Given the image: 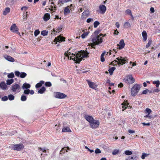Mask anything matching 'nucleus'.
<instances>
[{
	"mask_svg": "<svg viewBox=\"0 0 160 160\" xmlns=\"http://www.w3.org/2000/svg\"><path fill=\"white\" fill-rule=\"evenodd\" d=\"M88 54L89 53L87 51H81L76 54L67 52L65 53V55L68 59L70 58V59L73 60L75 62L78 63L82 60L83 58L88 57Z\"/></svg>",
	"mask_w": 160,
	"mask_h": 160,
	"instance_id": "f257e3e1",
	"label": "nucleus"
},
{
	"mask_svg": "<svg viewBox=\"0 0 160 160\" xmlns=\"http://www.w3.org/2000/svg\"><path fill=\"white\" fill-rule=\"evenodd\" d=\"M105 36V35H103L102 34H100L99 35L95 36L92 39V43L91 44V46L92 48H94L95 45L101 43L102 42V39Z\"/></svg>",
	"mask_w": 160,
	"mask_h": 160,
	"instance_id": "f03ea898",
	"label": "nucleus"
},
{
	"mask_svg": "<svg viewBox=\"0 0 160 160\" xmlns=\"http://www.w3.org/2000/svg\"><path fill=\"white\" fill-rule=\"evenodd\" d=\"M116 60H114L112 62V64L114 63H116L118 65H122L125 63L126 62H127L128 59L127 58H123L122 57H119L116 58Z\"/></svg>",
	"mask_w": 160,
	"mask_h": 160,
	"instance_id": "7ed1b4c3",
	"label": "nucleus"
},
{
	"mask_svg": "<svg viewBox=\"0 0 160 160\" xmlns=\"http://www.w3.org/2000/svg\"><path fill=\"white\" fill-rule=\"evenodd\" d=\"M141 86L140 85L135 84L132 88L131 91V95L133 96H136L139 92Z\"/></svg>",
	"mask_w": 160,
	"mask_h": 160,
	"instance_id": "20e7f679",
	"label": "nucleus"
},
{
	"mask_svg": "<svg viewBox=\"0 0 160 160\" xmlns=\"http://www.w3.org/2000/svg\"><path fill=\"white\" fill-rule=\"evenodd\" d=\"M123 80L125 82L128 84H132L135 81L134 79L131 75L126 76L123 79Z\"/></svg>",
	"mask_w": 160,
	"mask_h": 160,
	"instance_id": "39448f33",
	"label": "nucleus"
},
{
	"mask_svg": "<svg viewBox=\"0 0 160 160\" xmlns=\"http://www.w3.org/2000/svg\"><path fill=\"white\" fill-rule=\"evenodd\" d=\"M11 90L13 92H19L21 90V88L19 84H13L11 86Z\"/></svg>",
	"mask_w": 160,
	"mask_h": 160,
	"instance_id": "423d86ee",
	"label": "nucleus"
},
{
	"mask_svg": "<svg viewBox=\"0 0 160 160\" xmlns=\"http://www.w3.org/2000/svg\"><path fill=\"white\" fill-rule=\"evenodd\" d=\"M91 127L92 128H98L99 125V122L98 120L93 119L90 123Z\"/></svg>",
	"mask_w": 160,
	"mask_h": 160,
	"instance_id": "0eeeda50",
	"label": "nucleus"
},
{
	"mask_svg": "<svg viewBox=\"0 0 160 160\" xmlns=\"http://www.w3.org/2000/svg\"><path fill=\"white\" fill-rule=\"evenodd\" d=\"M24 146L22 144H15L12 147V148L15 150L18 151H20L22 149Z\"/></svg>",
	"mask_w": 160,
	"mask_h": 160,
	"instance_id": "6e6552de",
	"label": "nucleus"
},
{
	"mask_svg": "<svg viewBox=\"0 0 160 160\" xmlns=\"http://www.w3.org/2000/svg\"><path fill=\"white\" fill-rule=\"evenodd\" d=\"M54 97L58 98H66L67 95L63 93L56 92L54 93Z\"/></svg>",
	"mask_w": 160,
	"mask_h": 160,
	"instance_id": "1a4fd4ad",
	"label": "nucleus"
},
{
	"mask_svg": "<svg viewBox=\"0 0 160 160\" xmlns=\"http://www.w3.org/2000/svg\"><path fill=\"white\" fill-rule=\"evenodd\" d=\"M11 31L13 32L17 33L18 34L20 35V32H18V29L16 26V24L13 23L11 26L10 28Z\"/></svg>",
	"mask_w": 160,
	"mask_h": 160,
	"instance_id": "9d476101",
	"label": "nucleus"
},
{
	"mask_svg": "<svg viewBox=\"0 0 160 160\" xmlns=\"http://www.w3.org/2000/svg\"><path fill=\"white\" fill-rule=\"evenodd\" d=\"M15 74L17 77H19L20 76L21 78H24L27 75V73L25 72H22L20 73L18 71H15Z\"/></svg>",
	"mask_w": 160,
	"mask_h": 160,
	"instance_id": "9b49d317",
	"label": "nucleus"
},
{
	"mask_svg": "<svg viewBox=\"0 0 160 160\" xmlns=\"http://www.w3.org/2000/svg\"><path fill=\"white\" fill-rule=\"evenodd\" d=\"M99 9L98 11L101 14L104 13L106 10V7L103 5H100L99 6Z\"/></svg>",
	"mask_w": 160,
	"mask_h": 160,
	"instance_id": "f8f14e48",
	"label": "nucleus"
},
{
	"mask_svg": "<svg viewBox=\"0 0 160 160\" xmlns=\"http://www.w3.org/2000/svg\"><path fill=\"white\" fill-rule=\"evenodd\" d=\"M3 57L6 60L9 62H13L15 61V59L7 55H4Z\"/></svg>",
	"mask_w": 160,
	"mask_h": 160,
	"instance_id": "ddd939ff",
	"label": "nucleus"
},
{
	"mask_svg": "<svg viewBox=\"0 0 160 160\" xmlns=\"http://www.w3.org/2000/svg\"><path fill=\"white\" fill-rule=\"evenodd\" d=\"M65 38L63 37L60 36H58L57 38H56L54 40V41L56 42H60L62 41H64Z\"/></svg>",
	"mask_w": 160,
	"mask_h": 160,
	"instance_id": "4468645a",
	"label": "nucleus"
},
{
	"mask_svg": "<svg viewBox=\"0 0 160 160\" xmlns=\"http://www.w3.org/2000/svg\"><path fill=\"white\" fill-rule=\"evenodd\" d=\"M118 48L121 49L123 48L125 46V43L123 40H121L119 43V44L117 45Z\"/></svg>",
	"mask_w": 160,
	"mask_h": 160,
	"instance_id": "2eb2a0df",
	"label": "nucleus"
},
{
	"mask_svg": "<svg viewBox=\"0 0 160 160\" xmlns=\"http://www.w3.org/2000/svg\"><path fill=\"white\" fill-rule=\"evenodd\" d=\"M89 14V10H85L82 13V18H85L87 17Z\"/></svg>",
	"mask_w": 160,
	"mask_h": 160,
	"instance_id": "dca6fc26",
	"label": "nucleus"
},
{
	"mask_svg": "<svg viewBox=\"0 0 160 160\" xmlns=\"http://www.w3.org/2000/svg\"><path fill=\"white\" fill-rule=\"evenodd\" d=\"M7 87L5 82H2L0 83V88L3 90H5L7 89Z\"/></svg>",
	"mask_w": 160,
	"mask_h": 160,
	"instance_id": "f3484780",
	"label": "nucleus"
},
{
	"mask_svg": "<svg viewBox=\"0 0 160 160\" xmlns=\"http://www.w3.org/2000/svg\"><path fill=\"white\" fill-rule=\"evenodd\" d=\"M88 82L89 87L91 88L95 89L97 87V85L93 82L88 81Z\"/></svg>",
	"mask_w": 160,
	"mask_h": 160,
	"instance_id": "a211bd4d",
	"label": "nucleus"
},
{
	"mask_svg": "<svg viewBox=\"0 0 160 160\" xmlns=\"http://www.w3.org/2000/svg\"><path fill=\"white\" fill-rule=\"evenodd\" d=\"M31 85L30 84L26 82L24 83L22 87L23 89H28L30 88Z\"/></svg>",
	"mask_w": 160,
	"mask_h": 160,
	"instance_id": "6ab92c4d",
	"label": "nucleus"
},
{
	"mask_svg": "<svg viewBox=\"0 0 160 160\" xmlns=\"http://www.w3.org/2000/svg\"><path fill=\"white\" fill-rule=\"evenodd\" d=\"M85 118L90 123L94 119L92 116L88 115H85Z\"/></svg>",
	"mask_w": 160,
	"mask_h": 160,
	"instance_id": "aec40b11",
	"label": "nucleus"
},
{
	"mask_svg": "<svg viewBox=\"0 0 160 160\" xmlns=\"http://www.w3.org/2000/svg\"><path fill=\"white\" fill-rule=\"evenodd\" d=\"M128 104H129L125 101L122 104V108H123L122 111H123L127 108Z\"/></svg>",
	"mask_w": 160,
	"mask_h": 160,
	"instance_id": "412c9836",
	"label": "nucleus"
},
{
	"mask_svg": "<svg viewBox=\"0 0 160 160\" xmlns=\"http://www.w3.org/2000/svg\"><path fill=\"white\" fill-rule=\"evenodd\" d=\"M50 14L49 13H47L44 15L43 18L45 21H46L50 19Z\"/></svg>",
	"mask_w": 160,
	"mask_h": 160,
	"instance_id": "4be33fe9",
	"label": "nucleus"
},
{
	"mask_svg": "<svg viewBox=\"0 0 160 160\" xmlns=\"http://www.w3.org/2000/svg\"><path fill=\"white\" fill-rule=\"evenodd\" d=\"M142 35L143 40L144 41H146L147 39V32L145 31H143L142 32Z\"/></svg>",
	"mask_w": 160,
	"mask_h": 160,
	"instance_id": "5701e85b",
	"label": "nucleus"
},
{
	"mask_svg": "<svg viewBox=\"0 0 160 160\" xmlns=\"http://www.w3.org/2000/svg\"><path fill=\"white\" fill-rule=\"evenodd\" d=\"M68 7L69 6H68L64 8V12L65 15H67L70 13V11Z\"/></svg>",
	"mask_w": 160,
	"mask_h": 160,
	"instance_id": "b1692460",
	"label": "nucleus"
},
{
	"mask_svg": "<svg viewBox=\"0 0 160 160\" xmlns=\"http://www.w3.org/2000/svg\"><path fill=\"white\" fill-rule=\"evenodd\" d=\"M44 82L43 81H41L37 83L35 87L36 88H38L41 87L42 84H44Z\"/></svg>",
	"mask_w": 160,
	"mask_h": 160,
	"instance_id": "393cba45",
	"label": "nucleus"
},
{
	"mask_svg": "<svg viewBox=\"0 0 160 160\" xmlns=\"http://www.w3.org/2000/svg\"><path fill=\"white\" fill-rule=\"evenodd\" d=\"M138 157L136 156L131 157L129 156L126 158V160H137Z\"/></svg>",
	"mask_w": 160,
	"mask_h": 160,
	"instance_id": "a878e982",
	"label": "nucleus"
},
{
	"mask_svg": "<svg viewBox=\"0 0 160 160\" xmlns=\"http://www.w3.org/2000/svg\"><path fill=\"white\" fill-rule=\"evenodd\" d=\"M62 132H71V130L70 129V128L68 127H64L63 128L62 130Z\"/></svg>",
	"mask_w": 160,
	"mask_h": 160,
	"instance_id": "bb28decb",
	"label": "nucleus"
},
{
	"mask_svg": "<svg viewBox=\"0 0 160 160\" xmlns=\"http://www.w3.org/2000/svg\"><path fill=\"white\" fill-rule=\"evenodd\" d=\"M45 90L46 89L44 87H42L38 91V93L42 94L44 92Z\"/></svg>",
	"mask_w": 160,
	"mask_h": 160,
	"instance_id": "cd10ccee",
	"label": "nucleus"
},
{
	"mask_svg": "<svg viewBox=\"0 0 160 160\" xmlns=\"http://www.w3.org/2000/svg\"><path fill=\"white\" fill-rule=\"evenodd\" d=\"M10 11V9L9 8H7L5 9L4 11L3 12V14L6 15Z\"/></svg>",
	"mask_w": 160,
	"mask_h": 160,
	"instance_id": "c85d7f7f",
	"label": "nucleus"
},
{
	"mask_svg": "<svg viewBox=\"0 0 160 160\" xmlns=\"http://www.w3.org/2000/svg\"><path fill=\"white\" fill-rule=\"evenodd\" d=\"M14 82V80L13 79H8L6 81V83L7 85H10Z\"/></svg>",
	"mask_w": 160,
	"mask_h": 160,
	"instance_id": "c756f323",
	"label": "nucleus"
},
{
	"mask_svg": "<svg viewBox=\"0 0 160 160\" xmlns=\"http://www.w3.org/2000/svg\"><path fill=\"white\" fill-rule=\"evenodd\" d=\"M66 2L65 0H59L58 5L59 7L63 5L64 3Z\"/></svg>",
	"mask_w": 160,
	"mask_h": 160,
	"instance_id": "7c9ffc66",
	"label": "nucleus"
},
{
	"mask_svg": "<svg viewBox=\"0 0 160 160\" xmlns=\"http://www.w3.org/2000/svg\"><path fill=\"white\" fill-rule=\"evenodd\" d=\"M116 69V68L115 67H112L109 68L108 70L109 72L110 73V75H111L112 74L114 70Z\"/></svg>",
	"mask_w": 160,
	"mask_h": 160,
	"instance_id": "2f4dec72",
	"label": "nucleus"
},
{
	"mask_svg": "<svg viewBox=\"0 0 160 160\" xmlns=\"http://www.w3.org/2000/svg\"><path fill=\"white\" fill-rule=\"evenodd\" d=\"M153 84L156 85L157 88H158L160 84V82L159 80L154 81L153 82Z\"/></svg>",
	"mask_w": 160,
	"mask_h": 160,
	"instance_id": "473e14b6",
	"label": "nucleus"
},
{
	"mask_svg": "<svg viewBox=\"0 0 160 160\" xmlns=\"http://www.w3.org/2000/svg\"><path fill=\"white\" fill-rule=\"evenodd\" d=\"M131 25L128 22H126L124 23V27L125 28H128L131 27Z\"/></svg>",
	"mask_w": 160,
	"mask_h": 160,
	"instance_id": "72a5a7b5",
	"label": "nucleus"
},
{
	"mask_svg": "<svg viewBox=\"0 0 160 160\" xmlns=\"http://www.w3.org/2000/svg\"><path fill=\"white\" fill-rule=\"evenodd\" d=\"M8 97V99L10 101L13 100L15 98L14 96L11 94L9 95Z\"/></svg>",
	"mask_w": 160,
	"mask_h": 160,
	"instance_id": "f704fd0d",
	"label": "nucleus"
},
{
	"mask_svg": "<svg viewBox=\"0 0 160 160\" xmlns=\"http://www.w3.org/2000/svg\"><path fill=\"white\" fill-rule=\"evenodd\" d=\"M89 33V32H84L82 35L81 37L82 38H85L88 34Z\"/></svg>",
	"mask_w": 160,
	"mask_h": 160,
	"instance_id": "c9c22d12",
	"label": "nucleus"
},
{
	"mask_svg": "<svg viewBox=\"0 0 160 160\" xmlns=\"http://www.w3.org/2000/svg\"><path fill=\"white\" fill-rule=\"evenodd\" d=\"M62 26H60L57 27L56 29V31L54 29L53 30L54 32H61L62 31Z\"/></svg>",
	"mask_w": 160,
	"mask_h": 160,
	"instance_id": "e433bc0d",
	"label": "nucleus"
},
{
	"mask_svg": "<svg viewBox=\"0 0 160 160\" xmlns=\"http://www.w3.org/2000/svg\"><path fill=\"white\" fill-rule=\"evenodd\" d=\"M27 100V97L24 95H22L21 97V100L22 101H25Z\"/></svg>",
	"mask_w": 160,
	"mask_h": 160,
	"instance_id": "4c0bfd02",
	"label": "nucleus"
},
{
	"mask_svg": "<svg viewBox=\"0 0 160 160\" xmlns=\"http://www.w3.org/2000/svg\"><path fill=\"white\" fill-rule=\"evenodd\" d=\"M14 77V75L13 72H11L8 74V77L9 78H12Z\"/></svg>",
	"mask_w": 160,
	"mask_h": 160,
	"instance_id": "58836bf2",
	"label": "nucleus"
},
{
	"mask_svg": "<svg viewBox=\"0 0 160 160\" xmlns=\"http://www.w3.org/2000/svg\"><path fill=\"white\" fill-rule=\"evenodd\" d=\"M152 112V110L148 108H147L145 110V113L147 114H150Z\"/></svg>",
	"mask_w": 160,
	"mask_h": 160,
	"instance_id": "ea45409f",
	"label": "nucleus"
},
{
	"mask_svg": "<svg viewBox=\"0 0 160 160\" xmlns=\"http://www.w3.org/2000/svg\"><path fill=\"white\" fill-rule=\"evenodd\" d=\"M105 53V52H103L101 55V61L102 62H103L105 61V59L104 58V56Z\"/></svg>",
	"mask_w": 160,
	"mask_h": 160,
	"instance_id": "a19ab883",
	"label": "nucleus"
},
{
	"mask_svg": "<svg viewBox=\"0 0 160 160\" xmlns=\"http://www.w3.org/2000/svg\"><path fill=\"white\" fill-rule=\"evenodd\" d=\"M48 32L46 30H43L41 32V34L43 36H45L47 35Z\"/></svg>",
	"mask_w": 160,
	"mask_h": 160,
	"instance_id": "79ce46f5",
	"label": "nucleus"
},
{
	"mask_svg": "<svg viewBox=\"0 0 160 160\" xmlns=\"http://www.w3.org/2000/svg\"><path fill=\"white\" fill-rule=\"evenodd\" d=\"M125 154L127 155H130L132 154V151L128 150H126L124 152Z\"/></svg>",
	"mask_w": 160,
	"mask_h": 160,
	"instance_id": "37998d69",
	"label": "nucleus"
},
{
	"mask_svg": "<svg viewBox=\"0 0 160 160\" xmlns=\"http://www.w3.org/2000/svg\"><path fill=\"white\" fill-rule=\"evenodd\" d=\"M99 24H100V23L99 22H98V21H95L93 23V25H94V28H97Z\"/></svg>",
	"mask_w": 160,
	"mask_h": 160,
	"instance_id": "c03bdc74",
	"label": "nucleus"
},
{
	"mask_svg": "<svg viewBox=\"0 0 160 160\" xmlns=\"http://www.w3.org/2000/svg\"><path fill=\"white\" fill-rule=\"evenodd\" d=\"M30 92V90L28 89L24 90L23 93L26 95H28Z\"/></svg>",
	"mask_w": 160,
	"mask_h": 160,
	"instance_id": "a18cd8bd",
	"label": "nucleus"
},
{
	"mask_svg": "<svg viewBox=\"0 0 160 160\" xmlns=\"http://www.w3.org/2000/svg\"><path fill=\"white\" fill-rule=\"evenodd\" d=\"M67 148H62V150L60 151V153L62 154V153H63L65 152H67Z\"/></svg>",
	"mask_w": 160,
	"mask_h": 160,
	"instance_id": "49530a36",
	"label": "nucleus"
},
{
	"mask_svg": "<svg viewBox=\"0 0 160 160\" xmlns=\"http://www.w3.org/2000/svg\"><path fill=\"white\" fill-rule=\"evenodd\" d=\"M39 150H40V151H42L43 152H48V149H45L44 148H39Z\"/></svg>",
	"mask_w": 160,
	"mask_h": 160,
	"instance_id": "de8ad7c7",
	"label": "nucleus"
},
{
	"mask_svg": "<svg viewBox=\"0 0 160 160\" xmlns=\"http://www.w3.org/2000/svg\"><path fill=\"white\" fill-rule=\"evenodd\" d=\"M40 33V31L38 29L36 30L34 32V35L36 37Z\"/></svg>",
	"mask_w": 160,
	"mask_h": 160,
	"instance_id": "09e8293b",
	"label": "nucleus"
},
{
	"mask_svg": "<svg viewBox=\"0 0 160 160\" xmlns=\"http://www.w3.org/2000/svg\"><path fill=\"white\" fill-rule=\"evenodd\" d=\"M119 152V150L118 149H115L113 150L112 152V154L113 155H116Z\"/></svg>",
	"mask_w": 160,
	"mask_h": 160,
	"instance_id": "8fccbe9b",
	"label": "nucleus"
},
{
	"mask_svg": "<svg viewBox=\"0 0 160 160\" xmlns=\"http://www.w3.org/2000/svg\"><path fill=\"white\" fill-rule=\"evenodd\" d=\"M2 101H6L8 100V97L7 96H5L1 98Z\"/></svg>",
	"mask_w": 160,
	"mask_h": 160,
	"instance_id": "3c124183",
	"label": "nucleus"
},
{
	"mask_svg": "<svg viewBox=\"0 0 160 160\" xmlns=\"http://www.w3.org/2000/svg\"><path fill=\"white\" fill-rule=\"evenodd\" d=\"M126 12L128 14H129L131 15V16L132 17V15L131 13V10L129 9H128L126 11Z\"/></svg>",
	"mask_w": 160,
	"mask_h": 160,
	"instance_id": "603ef678",
	"label": "nucleus"
},
{
	"mask_svg": "<svg viewBox=\"0 0 160 160\" xmlns=\"http://www.w3.org/2000/svg\"><path fill=\"white\" fill-rule=\"evenodd\" d=\"M101 152V151L99 148H96L95 151V153L96 154L100 153Z\"/></svg>",
	"mask_w": 160,
	"mask_h": 160,
	"instance_id": "864d4df0",
	"label": "nucleus"
},
{
	"mask_svg": "<svg viewBox=\"0 0 160 160\" xmlns=\"http://www.w3.org/2000/svg\"><path fill=\"white\" fill-rule=\"evenodd\" d=\"M45 85L46 86L50 87L52 86V83L49 82H46Z\"/></svg>",
	"mask_w": 160,
	"mask_h": 160,
	"instance_id": "5fc2aeb1",
	"label": "nucleus"
},
{
	"mask_svg": "<svg viewBox=\"0 0 160 160\" xmlns=\"http://www.w3.org/2000/svg\"><path fill=\"white\" fill-rule=\"evenodd\" d=\"M27 12H26L23 14V18L24 19H27Z\"/></svg>",
	"mask_w": 160,
	"mask_h": 160,
	"instance_id": "6e6d98bb",
	"label": "nucleus"
},
{
	"mask_svg": "<svg viewBox=\"0 0 160 160\" xmlns=\"http://www.w3.org/2000/svg\"><path fill=\"white\" fill-rule=\"evenodd\" d=\"M147 156V154L145 153H143L142 154V155L141 156V158L142 159H144Z\"/></svg>",
	"mask_w": 160,
	"mask_h": 160,
	"instance_id": "4d7b16f0",
	"label": "nucleus"
},
{
	"mask_svg": "<svg viewBox=\"0 0 160 160\" xmlns=\"http://www.w3.org/2000/svg\"><path fill=\"white\" fill-rule=\"evenodd\" d=\"M85 148L87 149L91 153H92L94 152V151L93 150L90 149L89 148H88L87 146H85Z\"/></svg>",
	"mask_w": 160,
	"mask_h": 160,
	"instance_id": "13d9d810",
	"label": "nucleus"
},
{
	"mask_svg": "<svg viewBox=\"0 0 160 160\" xmlns=\"http://www.w3.org/2000/svg\"><path fill=\"white\" fill-rule=\"evenodd\" d=\"M145 118H148L149 119H151L152 118V117L151 115H149V114H148V115H146L144 116Z\"/></svg>",
	"mask_w": 160,
	"mask_h": 160,
	"instance_id": "bf43d9fd",
	"label": "nucleus"
},
{
	"mask_svg": "<svg viewBox=\"0 0 160 160\" xmlns=\"http://www.w3.org/2000/svg\"><path fill=\"white\" fill-rule=\"evenodd\" d=\"M149 90L148 89L145 90L143 91L142 92V94H146L149 92Z\"/></svg>",
	"mask_w": 160,
	"mask_h": 160,
	"instance_id": "052dcab7",
	"label": "nucleus"
},
{
	"mask_svg": "<svg viewBox=\"0 0 160 160\" xmlns=\"http://www.w3.org/2000/svg\"><path fill=\"white\" fill-rule=\"evenodd\" d=\"M151 43V42L150 41H149L148 43L147 44L146 46V48H148L149 47Z\"/></svg>",
	"mask_w": 160,
	"mask_h": 160,
	"instance_id": "680f3d73",
	"label": "nucleus"
},
{
	"mask_svg": "<svg viewBox=\"0 0 160 160\" xmlns=\"http://www.w3.org/2000/svg\"><path fill=\"white\" fill-rule=\"evenodd\" d=\"M160 90L158 88H156L153 90V92H159Z\"/></svg>",
	"mask_w": 160,
	"mask_h": 160,
	"instance_id": "e2e57ef3",
	"label": "nucleus"
},
{
	"mask_svg": "<svg viewBox=\"0 0 160 160\" xmlns=\"http://www.w3.org/2000/svg\"><path fill=\"white\" fill-rule=\"evenodd\" d=\"M93 21V19L91 18H88L87 20V22L88 23H89L91 21Z\"/></svg>",
	"mask_w": 160,
	"mask_h": 160,
	"instance_id": "0e129e2a",
	"label": "nucleus"
},
{
	"mask_svg": "<svg viewBox=\"0 0 160 160\" xmlns=\"http://www.w3.org/2000/svg\"><path fill=\"white\" fill-rule=\"evenodd\" d=\"M128 133H131V134L132 133H134L135 132V131H134L131 130V129L128 130Z\"/></svg>",
	"mask_w": 160,
	"mask_h": 160,
	"instance_id": "69168bd1",
	"label": "nucleus"
},
{
	"mask_svg": "<svg viewBox=\"0 0 160 160\" xmlns=\"http://www.w3.org/2000/svg\"><path fill=\"white\" fill-rule=\"evenodd\" d=\"M119 33V32L117 30V29H116L115 30H114V34L115 35H118Z\"/></svg>",
	"mask_w": 160,
	"mask_h": 160,
	"instance_id": "338daca9",
	"label": "nucleus"
},
{
	"mask_svg": "<svg viewBox=\"0 0 160 160\" xmlns=\"http://www.w3.org/2000/svg\"><path fill=\"white\" fill-rule=\"evenodd\" d=\"M150 12H151V13H152L154 12V8H152V7H151L150 8Z\"/></svg>",
	"mask_w": 160,
	"mask_h": 160,
	"instance_id": "774afa93",
	"label": "nucleus"
}]
</instances>
